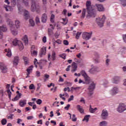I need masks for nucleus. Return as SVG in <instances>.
Segmentation results:
<instances>
[{"mask_svg": "<svg viewBox=\"0 0 126 126\" xmlns=\"http://www.w3.org/2000/svg\"><path fill=\"white\" fill-rule=\"evenodd\" d=\"M86 7L87 12L86 18L87 19H89L91 17H95L96 16V10L94 8V7L91 5V1H87Z\"/></svg>", "mask_w": 126, "mask_h": 126, "instance_id": "obj_1", "label": "nucleus"}, {"mask_svg": "<svg viewBox=\"0 0 126 126\" xmlns=\"http://www.w3.org/2000/svg\"><path fill=\"white\" fill-rule=\"evenodd\" d=\"M7 22L10 26V31L12 35L14 36H16L18 34V28L14 27V25H13V22L11 21L10 19H7Z\"/></svg>", "mask_w": 126, "mask_h": 126, "instance_id": "obj_2", "label": "nucleus"}, {"mask_svg": "<svg viewBox=\"0 0 126 126\" xmlns=\"http://www.w3.org/2000/svg\"><path fill=\"white\" fill-rule=\"evenodd\" d=\"M11 0V5L13 7L16 5L17 1V6L19 10V13H22L23 11V6L21 5V0Z\"/></svg>", "mask_w": 126, "mask_h": 126, "instance_id": "obj_3", "label": "nucleus"}, {"mask_svg": "<svg viewBox=\"0 0 126 126\" xmlns=\"http://www.w3.org/2000/svg\"><path fill=\"white\" fill-rule=\"evenodd\" d=\"M31 10L32 12H37L39 13L40 12V6L37 3H36V1L35 0H31Z\"/></svg>", "mask_w": 126, "mask_h": 126, "instance_id": "obj_4", "label": "nucleus"}, {"mask_svg": "<svg viewBox=\"0 0 126 126\" xmlns=\"http://www.w3.org/2000/svg\"><path fill=\"white\" fill-rule=\"evenodd\" d=\"M12 43L13 46H18V47H19L20 51H22V50H23L24 48L23 44L22 43V42H21V41L17 39V38L14 39Z\"/></svg>", "mask_w": 126, "mask_h": 126, "instance_id": "obj_5", "label": "nucleus"}, {"mask_svg": "<svg viewBox=\"0 0 126 126\" xmlns=\"http://www.w3.org/2000/svg\"><path fill=\"white\" fill-rule=\"evenodd\" d=\"M105 20L106 17L105 16V15H103L101 18H96L97 24L99 27H103V26H104V22H105Z\"/></svg>", "mask_w": 126, "mask_h": 126, "instance_id": "obj_6", "label": "nucleus"}, {"mask_svg": "<svg viewBox=\"0 0 126 126\" xmlns=\"http://www.w3.org/2000/svg\"><path fill=\"white\" fill-rule=\"evenodd\" d=\"M80 75H82V76H83L84 78L86 84H89V83H90V78L89 76H88V75H87V74L86 72H85V71H81L80 73Z\"/></svg>", "mask_w": 126, "mask_h": 126, "instance_id": "obj_7", "label": "nucleus"}, {"mask_svg": "<svg viewBox=\"0 0 126 126\" xmlns=\"http://www.w3.org/2000/svg\"><path fill=\"white\" fill-rule=\"evenodd\" d=\"M92 34H93V32H83L82 34L83 39L86 40H90L91 37H92Z\"/></svg>", "mask_w": 126, "mask_h": 126, "instance_id": "obj_8", "label": "nucleus"}, {"mask_svg": "<svg viewBox=\"0 0 126 126\" xmlns=\"http://www.w3.org/2000/svg\"><path fill=\"white\" fill-rule=\"evenodd\" d=\"M94 89H95V83H94V82H92L88 88V90L89 91V94L90 96L93 95V91H94Z\"/></svg>", "mask_w": 126, "mask_h": 126, "instance_id": "obj_9", "label": "nucleus"}, {"mask_svg": "<svg viewBox=\"0 0 126 126\" xmlns=\"http://www.w3.org/2000/svg\"><path fill=\"white\" fill-rule=\"evenodd\" d=\"M126 104L124 103L120 104L117 109L118 112H119V113H123V112H124V111H126Z\"/></svg>", "mask_w": 126, "mask_h": 126, "instance_id": "obj_10", "label": "nucleus"}, {"mask_svg": "<svg viewBox=\"0 0 126 126\" xmlns=\"http://www.w3.org/2000/svg\"><path fill=\"white\" fill-rule=\"evenodd\" d=\"M108 116H109V113L108 112V110L106 109H103L102 111L101 117L103 120H106L107 118H108Z\"/></svg>", "mask_w": 126, "mask_h": 126, "instance_id": "obj_11", "label": "nucleus"}, {"mask_svg": "<svg viewBox=\"0 0 126 126\" xmlns=\"http://www.w3.org/2000/svg\"><path fill=\"white\" fill-rule=\"evenodd\" d=\"M0 69L3 73L7 72V67L3 63H0Z\"/></svg>", "mask_w": 126, "mask_h": 126, "instance_id": "obj_12", "label": "nucleus"}, {"mask_svg": "<svg viewBox=\"0 0 126 126\" xmlns=\"http://www.w3.org/2000/svg\"><path fill=\"white\" fill-rule=\"evenodd\" d=\"M6 31H7L6 26H0V39H2V33L1 32H6Z\"/></svg>", "mask_w": 126, "mask_h": 126, "instance_id": "obj_13", "label": "nucleus"}, {"mask_svg": "<svg viewBox=\"0 0 126 126\" xmlns=\"http://www.w3.org/2000/svg\"><path fill=\"white\" fill-rule=\"evenodd\" d=\"M3 8L4 10H5V11H7V12L12 11V10H13V8H12V6H9L6 4L3 5Z\"/></svg>", "mask_w": 126, "mask_h": 126, "instance_id": "obj_14", "label": "nucleus"}, {"mask_svg": "<svg viewBox=\"0 0 126 126\" xmlns=\"http://www.w3.org/2000/svg\"><path fill=\"white\" fill-rule=\"evenodd\" d=\"M18 63H19V57L18 56H15L13 61V66H17L18 65Z\"/></svg>", "mask_w": 126, "mask_h": 126, "instance_id": "obj_15", "label": "nucleus"}, {"mask_svg": "<svg viewBox=\"0 0 126 126\" xmlns=\"http://www.w3.org/2000/svg\"><path fill=\"white\" fill-rule=\"evenodd\" d=\"M119 93V88L117 87H114L111 91L110 94L111 95H116Z\"/></svg>", "mask_w": 126, "mask_h": 126, "instance_id": "obj_16", "label": "nucleus"}, {"mask_svg": "<svg viewBox=\"0 0 126 126\" xmlns=\"http://www.w3.org/2000/svg\"><path fill=\"white\" fill-rule=\"evenodd\" d=\"M95 7L98 11H104L105 10L104 6L101 4H95Z\"/></svg>", "mask_w": 126, "mask_h": 126, "instance_id": "obj_17", "label": "nucleus"}, {"mask_svg": "<svg viewBox=\"0 0 126 126\" xmlns=\"http://www.w3.org/2000/svg\"><path fill=\"white\" fill-rule=\"evenodd\" d=\"M48 20V16L47 14L44 13L41 16V22L43 23H46Z\"/></svg>", "mask_w": 126, "mask_h": 126, "instance_id": "obj_18", "label": "nucleus"}, {"mask_svg": "<svg viewBox=\"0 0 126 126\" xmlns=\"http://www.w3.org/2000/svg\"><path fill=\"white\" fill-rule=\"evenodd\" d=\"M50 28H48V35H52V33H53V30L55 29V26L53 25L52 24L50 25Z\"/></svg>", "mask_w": 126, "mask_h": 126, "instance_id": "obj_19", "label": "nucleus"}, {"mask_svg": "<svg viewBox=\"0 0 126 126\" xmlns=\"http://www.w3.org/2000/svg\"><path fill=\"white\" fill-rule=\"evenodd\" d=\"M9 87H10V84H7L6 85V88L7 89H8L7 90V92L8 94V98L9 99H10V98H11V92L10 91V90H9Z\"/></svg>", "mask_w": 126, "mask_h": 126, "instance_id": "obj_20", "label": "nucleus"}, {"mask_svg": "<svg viewBox=\"0 0 126 126\" xmlns=\"http://www.w3.org/2000/svg\"><path fill=\"white\" fill-rule=\"evenodd\" d=\"M5 53H7L6 56H7V57H8V58H10V57L12 56V53H11V50H10V49H5Z\"/></svg>", "mask_w": 126, "mask_h": 126, "instance_id": "obj_21", "label": "nucleus"}, {"mask_svg": "<svg viewBox=\"0 0 126 126\" xmlns=\"http://www.w3.org/2000/svg\"><path fill=\"white\" fill-rule=\"evenodd\" d=\"M112 81L113 83H115L116 84L120 82V77L115 76L112 79Z\"/></svg>", "mask_w": 126, "mask_h": 126, "instance_id": "obj_22", "label": "nucleus"}, {"mask_svg": "<svg viewBox=\"0 0 126 126\" xmlns=\"http://www.w3.org/2000/svg\"><path fill=\"white\" fill-rule=\"evenodd\" d=\"M77 68V64L76 63L73 62L72 63V72H74L75 71H76V69Z\"/></svg>", "mask_w": 126, "mask_h": 126, "instance_id": "obj_23", "label": "nucleus"}, {"mask_svg": "<svg viewBox=\"0 0 126 126\" xmlns=\"http://www.w3.org/2000/svg\"><path fill=\"white\" fill-rule=\"evenodd\" d=\"M47 51V48L46 47H43L41 49L40 56H45L46 55V52Z\"/></svg>", "mask_w": 126, "mask_h": 126, "instance_id": "obj_24", "label": "nucleus"}, {"mask_svg": "<svg viewBox=\"0 0 126 126\" xmlns=\"http://www.w3.org/2000/svg\"><path fill=\"white\" fill-rule=\"evenodd\" d=\"M27 100L26 99L21 100L19 102V105L20 107H24L26 105Z\"/></svg>", "mask_w": 126, "mask_h": 126, "instance_id": "obj_25", "label": "nucleus"}, {"mask_svg": "<svg viewBox=\"0 0 126 126\" xmlns=\"http://www.w3.org/2000/svg\"><path fill=\"white\" fill-rule=\"evenodd\" d=\"M59 96H60V98L61 99H63V100H64V101H65V98L64 97H63V96H64L65 97H69L68 94H67L66 93H64L63 94H59Z\"/></svg>", "mask_w": 126, "mask_h": 126, "instance_id": "obj_26", "label": "nucleus"}, {"mask_svg": "<svg viewBox=\"0 0 126 126\" xmlns=\"http://www.w3.org/2000/svg\"><path fill=\"white\" fill-rule=\"evenodd\" d=\"M21 96H22V94H17L16 96L12 100L13 102L15 101H17V100H19V99L21 98Z\"/></svg>", "mask_w": 126, "mask_h": 126, "instance_id": "obj_27", "label": "nucleus"}, {"mask_svg": "<svg viewBox=\"0 0 126 126\" xmlns=\"http://www.w3.org/2000/svg\"><path fill=\"white\" fill-rule=\"evenodd\" d=\"M23 41H24L25 45H28V36L27 35H25L23 37Z\"/></svg>", "mask_w": 126, "mask_h": 126, "instance_id": "obj_28", "label": "nucleus"}, {"mask_svg": "<svg viewBox=\"0 0 126 126\" xmlns=\"http://www.w3.org/2000/svg\"><path fill=\"white\" fill-rule=\"evenodd\" d=\"M23 59L25 65H27L29 63V59L25 56H24Z\"/></svg>", "mask_w": 126, "mask_h": 126, "instance_id": "obj_29", "label": "nucleus"}, {"mask_svg": "<svg viewBox=\"0 0 126 126\" xmlns=\"http://www.w3.org/2000/svg\"><path fill=\"white\" fill-rule=\"evenodd\" d=\"M32 70H33V66H31L30 67L28 68V69H27V71L28 72L27 73V75H30V73H31V72H32Z\"/></svg>", "mask_w": 126, "mask_h": 126, "instance_id": "obj_30", "label": "nucleus"}, {"mask_svg": "<svg viewBox=\"0 0 126 126\" xmlns=\"http://www.w3.org/2000/svg\"><path fill=\"white\" fill-rule=\"evenodd\" d=\"M22 1L26 7H29V1L28 0H22Z\"/></svg>", "mask_w": 126, "mask_h": 126, "instance_id": "obj_31", "label": "nucleus"}, {"mask_svg": "<svg viewBox=\"0 0 126 126\" xmlns=\"http://www.w3.org/2000/svg\"><path fill=\"white\" fill-rule=\"evenodd\" d=\"M24 16L26 19H28V17H29V12L26 10H24Z\"/></svg>", "mask_w": 126, "mask_h": 126, "instance_id": "obj_32", "label": "nucleus"}, {"mask_svg": "<svg viewBox=\"0 0 126 126\" xmlns=\"http://www.w3.org/2000/svg\"><path fill=\"white\" fill-rule=\"evenodd\" d=\"M97 69H98V68L96 66H94L90 70V72L92 74L95 73V71H97Z\"/></svg>", "mask_w": 126, "mask_h": 126, "instance_id": "obj_33", "label": "nucleus"}, {"mask_svg": "<svg viewBox=\"0 0 126 126\" xmlns=\"http://www.w3.org/2000/svg\"><path fill=\"white\" fill-rule=\"evenodd\" d=\"M20 22H19V21L18 20H16L15 22V25L13 24V25H14V27H16V28H19L20 26Z\"/></svg>", "mask_w": 126, "mask_h": 126, "instance_id": "obj_34", "label": "nucleus"}, {"mask_svg": "<svg viewBox=\"0 0 126 126\" xmlns=\"http://www.w3.org/2000/svg\"><path fill=\"white\" fill-rule=\"evenodd\" d=\"M49 78H50V75H48L47 74H45L44 75L43 79H44V82H46V81H48V79H49Z\"/></svg>", "mask_w": 126, "mask_h": 126, "instance_id": "obj_35", "label": "nucleus"}, {"mask_svg": "<svg viewBox=\"0 0 126 126\" xmlns=\"http://www.w3.org/2000/svg\"><path fill=\"white\" fill-rule=\"evenodd\" d=\"M108 84H109V82L106 80H104L103 81L102 85L104 87H108Z\"/></svg>", "mask_w": 126, "mask_h": 126, "instance_id": "obj_36", "label": "nucleus"}, {"mask_svg": "<svg viewBox=\"0 0 126 126\" xmlns=\"http://www.w3.org/2000/svg\"><path fill=\"white\" fill-rule=\"evenodd\" d=\"M79 90V87H72L71 88V91L73 92V91H77V90Z\"/></svg>", "mask_w": 126, "mask_h": 126, "instance_id": "obj_37", "label": "nucleus"}, {"mask_svg": "<svg viewBox=\"0 0 126 126\" xmlns=\"http://www.w3.org/2000/svg\"><path fill=\"white\" fill-rule=\"evenodd\" d=\"M96 110H97V108H95L94 109H93L91 105L90 106V113H95V112H96Z\"/></svg>", "mask_w": 126, "mask_h": 126, "instance_id": "obj_38", "label": "nucleus"}, {"mask_svg": "<svg viewBox=\"0 0 126 126\" xmlns=\"http://www.w3.org/2000/svg\"><path fill=\"white\" fill-rule=\"evenodd\" d=\"M51 58L52 59V61H55L56 60V52H52Z\"/></svg>", "mask_w": 126, "mask_h": 126, "instance_id": "obj_39", "label": "nucleus"}, {"mask_svg": "<svg viewBox=\"0 0 126 126\" xmlns=\"http://www.w3.org/2000/svg\"><path fill=\"white\" fill-rule=\"evenodd\" d=\"M59 57L62 58L63 60H65L66 59V54L65 53H63L62 54L59 55Z\"/></svg>", "mask_w": 126, "mask_h": 126, "instance_id": "obj_40", "label": "nucleus"}, {"mask_svg": "<svg viewBox=\"0 0 126 126\" xmlns=\"http://www.w3.org/2000/svg\"><path fill=\"white\" fill-rule=\"evenodd\" d=\"M120 0L121 2L122 5H123V6H124V7H126V0Z\"/></svg>", "mask_w": 126, "mask_h": 126, "instance_id": "obj_41", "label": "nucleus"}, {"mask_svg": "<svg viewBox=\"0 0 126 126\" xmlns=\"http://www.w3.org/2000/svg\"><path fill=\"white\" fill-rule=\"evenodd\" d=\"M1 123L3 126H4V125H6V123H7V121L5 119H2Z\"/></svg>", "mask_w": 126, "mask_h": 126, "instance_id": "obj_42", "label": "nucleus"}, {"mask_svg": "<svg viewBox=\"0 0 126 126\" xmlns=\"http://www.w3.org/2000/svg\"><path fill=\"white\" fill-rule=\"evenodd\" d=\"M107 122L106 121H102L100 123L99 125L100 126H107Z\"/></svg>", "mask_w": 126, "mask_h": 126, "instance_id": "obj_43", "label": "nucleus"}, {"mask_svg": "<svg viewBox=\"0 0 126 126\" xmlns=\"http://www.w3.org/2000/svg\"><path fill=\"white\" fill-rule=\"evenodd\" d=\"M89 118H90V115H86L85 116L84 119H83V121H86L87 122H88V121H89Z\"/></svg>", "mask_w": 126, "mask_h": 126, "instance_id": "obj_44", "label": "nucleus"}, {"mask_svg": "<svg viewBox=\"0 0 126 126\" xmlns=\"http://www.w3.org/2000/svg\"><path fill=\"white\" fill-rule=\"evenodd\" d=\"M85 12H86V9H84L82 13L81 18H84L85 17Z\"/></svg>", "mask_w": 126, "mask_h": 126, "instance_id": "obj_45", "label": "nucleus"}, {"mask_svg": "<svg viewBox=\"0 0 126 126\" xmlns=\"http://www.w3.org/2000/svg\"><path fill=\"white\" fill-rule=\"evenodd\" d=\"M30 24L31 26H34L35 25V22L32 19H30Z\"/></svg>", "mask_w": 126, "mask_h": 126, "instance_id": "obj_46", "label": "nucleus"}, {"mask_svg": "<svg viewBox=\"0 0 126 126\" xmlns=\"http://www.w3.org/2000/svg\"><path fill=\"white\" fill-rule=\"evenodd\" d=\"M35 22L36 24H39L40 23V18H39V16H36L35 18Z\"/></svg>", "mask_w": 126, "mask_h": 126, "instance_id": "obj_47", "label": "nucleus"}, {"mask_svg": "<svg viewBox=\"0 0 126 126\" xmlns=\"http://www.w3.org/2000/svg\"><path fill=\"white\" fill-rule=\"evenodd\" d=\"M29 89L30 90H33V89L35 90V86L34 85V84H31L29 86Z\"/></svg>", "mask_w": 126, "mask_h": 126, "instance_id": "obj_48", "label": "nucleus"}, {"mask_svg": "<svg viewBox=\"0 0 126 126\" xmlns=\"http://www.w3.org/2000/svg\"><path fill=\"white\" fill-rule=\"evenodd\" d=\"M54 19H55V15L54 14H52L50 18L51 22H52V23H54Z\"/></svg>", "mask_w": 126, "mask_h": 126, "instance_id": "obj_49", "label": "nucleus"}, {"mask_svg": "<svg viewBox=\"0 0 126 126\" xmlns=\"http://www.w3.org/2000/svg\"><path fill=\"white\" fill-rule=\"evenodd\" d=\"M71 120L72 121V122H76V117H75V115L73 114L72 115V118H71Z\"/></svg>", "mask_w": 126, "mask_h": 126, "instance_id": "obj_50", "label": "nucleus"}, {"mask_svg": "<svg viewBox=\"0 0 126 126\" xmlns=\"http://www.w3.org/2000/svg\"><path fill=\"white\" fill-rule=\"evenodd\" d=\"M63 25H66V24H67V19H63Z\"/></svg>", "mask_w": 126, "mask_h": 126, "instance_id": "obj_51", "label": "nucleus"}, {"mask_svg": "<svg viewBox=\"0 0 126 126\" xmlns=\"http://www.w3.org/2000/svg\"><path fill=\"white\" fill-rule=\"evenodd\" d=\"M36 103L38 104V105H41V104H42V100L40 99H37L36 101Z\"/></svg>", "mask_w": 126, "mask_h": 126, "instance_id": "obj_52", "label": "nucleus"}, {"mask_svg": "<svg viewBox=\"0 0 126 126\" xmlns=\"http://www.w3.org/2000/svg\"><path fill=\"white\" fill-rule=\"evenodd\" d=\"M105 64L106 65H107V66H109L110 64V59H106Z\"/></svg>", "mask_w": 126, "mask_h": 126, "instance_id": "obj_53", "label": "nucleus"}, {"mask_svg": "<svg viewBox=\"0 0 126 126\" xmlns=\"http://www.w3.org/2000/svg\"><path fill=\"white\" fill-rule=\"evenodd\" d=\"M38 54V52L37 51L34 50L32 53V56H37V54Z\"/></svg>", "mask_w": 126, "mask_h": 126, "instance_id": "obj_54", "label": "nucleus"}, {"mask_svg": "<svg viewBox=\"0 0 126 126\" xmlns=\"http://www.w3.org/2000/svg\"><path fill=\"white\" fill-rule=\"evenodd\" d=\"M122 37L124 42H125V43H126V34H123L122 35Z\"/></svg>", "mask_w": 126, "mask_h": 126, "instance_id": "obj_55", "label": "nucleus"}, {"mask_svg": "<svg viewBox=\"0 0 126 126\" xmlns=\"http://www.w3.org/2000/svg\"><path fill=\"white\" fill-rule=\"evenodd\" d=\"M79 112L80 113H81V114H84V110H83V109L80 107V106L79 107Z\"/></svg>", "mask_w": 126, "mask_h": 126, "instance_id": "obj_56", "label": "nucleus"}, {"mask_svg": "<svg viewBox=\"0 0 126 126\" xmlns=\"http://www.w3.org/2000/svg\"><path fill=\"white\" fill-rule=\"evenodd\" d=\"M74 96L73 95H71L70 98L68 99V102H70V101L73 100Z\"/></svg>", "mask_w": 126, "mask_h": 126, "instance_id": "obj_57", "label": "nucleus"}, {"mask_svg": "<svg viewBox=\"0 0 126 126\" xmlns=\"http://www.w3.org/2000/svg\"><path fill=\"white\" fill-rule=\"evenodd\" d=\"M63 43L65 46H68V41L67 40H63Z\"/></svg>", "mask_w": 126, "mask_h": 126, "instance_id": "obj_58", "label": "nucleus"}, {"mask_svg": "<svg viewBox=\"0 0 126 126\" xmlns=\"http://www.w3.org/2000/svg\"><path fill=\"white\" fill-rule=\"evenodd\" d=\"M34 63L35 65V67H37V63H38V61L36 59H34Z\"/></svg>", "mask_w": 126, "mask_h": 126, "instance_id": "obj_59", "label": "nucleus"}, {"mask_svg": "<svg viewBox=\"0 0 126 126\" xmlns=\"http://www.w3.org/2000/svg\"><path fill=\"white\" fill-rule=\"evenodd\" d=\"M13 116H14V115L10 114L9 116H8V119H10V120H12Z\"/></svg>", "mask_w": 126, "mask_h": 126, "instance_id": "obj_60", "label": "nucleus"}, {"mask_svg": "<svg viewBox=\"0 0 126 126\" xmlns=\"http://www.w3.org/2000/svg\"><path fill=\"white\" fill-rule=\"evenodd\" d=\"M36 74V75L37 77H39V76L41 75V73H40V71H37Z\"/></svg>", "mask_w": 126, "mask_h": 126, "instance_id": "obj_61", "label": "nucleus"}, {"mask_svg": "<svg viewBox=\"0 0 126 126\" xmlns=\"http://www.w3.org/2000/svg\"><path fill=\"white\" fill-rule=\"evenodd\" d=\"M42 41L43 43H46V42H47V37L46 36H44L43 37Z\"/></svg>", "mask_w": 126, "mask_h": 126, "instance_id": "obj_62", "label": "nucleus"}, {"mask_svg": "<svg viewBox=\"0 0 126 126\" xmlns=\"http://www.w3.org/2000/svg\"><path fill=\"white\" fill-rule=\"evenodd\" d=\"M56 43H57V44H59V45H61L62 44V41L61 40L58 39L55 41Z\"/></svg>", "mask_w": 126, "mask_h": 126, "instance_id": "obj_63", "label": "nucleus"}, {"mask_svg": "<svg viewBox=\"0 0 126 126\" xmlns=\"http://www.w3.org/2000/svg\"><path fill=\"white\" fill-rule=\"evenodd\" d=\"M69 107H70V105L67 104V106L64 107L65 110H66L67 111H68V109H69Z\"/></svg>", "mask_w": 126, "mask_h": 126, "instance_id": "obj_64", "label": "nucleus"}]
</instances>
